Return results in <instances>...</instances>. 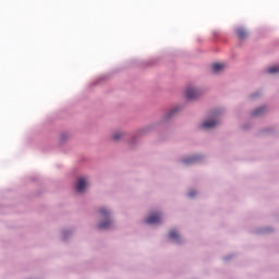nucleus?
<instances>
[{
	"instance_id": "14",
	"label": "nucleus",
	"mask_w": 279,
	"mask_h": 279,
	"mask_svg": "<svg viewBox=\"0 0 279 279\" xmlns=\"http://www.w3.org/2000/svg\"><path fill=\"white\" fill-rule=\"evenodd\" d=\"M121 136H123V133L118 132V133L113 134V141H119V138H121Z\"/></svg>"
},
{
	"instance_id": "4",
	"label": "nucleus",
	"mask_w": 279,
	"mask_h": 279,
	"mask_svg": "<svg viewBox=\"0 0 279 279\" xmlns=\"http://www.w3.org/2000/svg\"><path fill=\"white\" fill-rule=\"evenodd\" d=\"M217 123H219L217 120L209 119V120L203 122L202 128H204L205 130H210L211 128H215L217 125Z\"/></svg>"
},
{
	"instance_id": "9",
	"label": "nucleus",
	"mask_w": 279,
	"mask_h": 279,
	"mask_svg": "<svg viewBox=\"0 0 279 279\" xmlns=\"http://www.w3.org/2000/svg\"><path fill=\"white\" fill-rule=\"evenodd\" d=\"M169 236H170V239H173L174 241H178V239H180V234H178V231H175V230H171L169 232Z\"/></svg>"
},
{
	"instance_id": "16",
	"label": "nucleus",
	"mask_w": 279,
	"mask_h": 279,
	"mask_svg": "<svg viewBox=\"0 0 279 279\" xmlns=\"http://www.w3.org/2000/svg\"><path fill=\"white\" fill-rule=\"evenodd\" d=\"M213 117H217V113H213Z\"/></svg>"
},
{
	"instance_id": "3",
	"label": "nucleus",
	"mask_w": 279,
	"mask_h": 279,
	"mask_svg": "<svg viewBox=\"0 0 279 279\" xmlns=\"http://www.w3.org/2000/svg\"><path fill=\"white\" fill-rule=\"evenodd\" d=\"M160 214H151L147 219L146 223L154 225V223H160Z\"/></svg>"
},
{
	"instance_id": "8",
	"label": "nucleus",
	"mask_w": 279,
	"mask_h": 279,
	"mask_svg": "<svg viewBox=\"0 0 279 279\" xmlns=\"http://www.w3.org/2000/svg\"><path fill=\"white\" fill-rule=\"evenodd\" d=\"M99 214L102 219H108V217H110V213L106 210V208H100Z\"/></svg>"
},
{
	"instance_id": "6",
	"label": "nucleus",
	"mask_w": 279,
	"mask_h": 279,
	"mask_svg": "<svg viewBox=\"0 0 279 279\" xmlns=\"http://www.w3.org/2000/svg\"><path fill=\"white\" fill-rule=\"evenodd\" d=\"M112 226V221L110 219L106 220L105 222H100L98 225L99 230H108Z\"/></svg>"
},
{
	"instance_id": "7",
	"label": "nucleus",
	"mask_w": 279,
	"mask_h": 279,
	"mask_svg": "<svg viewBox=\"0 0 279 279\" xmlns=\"http://www.w3.org/2000/svg\"><path fill=\"white\" fill-rule=\"evenodd\" d=\"M235 32H236L238 37L241 39H243L247 36V31H245V28H243V27L238 28Z\"/></svg>"
},
{
	"instance_id": "11",
	"label": "nucleus",
	"mask_w": 279,
	"mask_h": 279,
	"mask_svg": "<svg viewBox=\"0 0 279 279\" xmlns=\"http://www.w3.org/2000/svg\"><path fill=\"white\" fill-rule=\"evenodd\" d=\"M263 112H265V108L264 107H259L257 108L255 111H253V117H258V114H263Z\"/></svg>"
},
{
	"instance_id": "2",
	"label": "nucleus",
	"mask_w": 279,
	"mask_h": 279,
	"mask_svg": "<svg viewBox=\"0 0 279 279\" xmlns=\"http://www.w3.org/2000/svg\"><path fill=\"white\" fill-rule=\"evenodd\" d=\"M86 186H88V181H86V178H80L76 182V192L82 193Z\"/></svg>"
},
{
	"instance_id": "5",
	"label": "nucleus",
	"mask_w": 279,
	"mask_h": 279,
	"mask_svg": "<svg viewBox=\"0 0 279 279\" xmlns=\"http://www.w3.org/2000/svg\"><path fill=\"white\" fill-rule=\"evenodd\" d=\"M223 69H226V65L222 63H214L211 65L213 73H221V71H223Z\"/></svg>"
},
{
	"instance_id": "10",
	"label": "nucleus",
	"mask_w": 279,
	"mask_h": 279,
	"mask_svg": "<svg viewBox=\"0 0 279 279\" xmlns=\"http://www.w3.org/2000/svg\"><path fill=\"white\" fill-rule=\"evenodd\" d=\"M197 160H199V157H191L189 159H184V165H191L193 162H197Z\"/></svg>"
},
{
	"instance_id": "13",
	"label": "nucleus",
	"mask_w": 279,
	"mask_h": 279,
	"mask_svg": "<svg viewBox=\"0 0 279 279\" xmlns=\"http://www.w3.org/2000/svg\"><path fill=\"white\" fill-rule=\"evenodd\" d=\"M173 114H175V109H172L171 111H169V112L166 114V119H171V117H173Z\"/></svg>"
},
{
	"instance_id": "15",
	"label": "nucleus",
	"mask_w": 279,
	"mask_h": 279,
	"mask_svg": "<svg viewBox=\"0 0 279 279\" xmlns=\"http://www.w3.org/2000/svg\"><path fill=\"white\" fill-rule=\"evenodd\" d=\"M189 195H190V197H195L196 193H195V191H190Z\"/></svg>"
},
{
	"instance_id": "1",
	"label": "nucleus",
	"mask_w": 279,
	"mask_h": 279,
	"mask_svg": "<svg viewBox=\"0 0 279 279\" xmlns=\"http://www.w3.org/2000/svg\"><path fill=\"white\" fill-rule=\"evenodd\" d=\"M199 95H202V93L195 87H187L185 90L186 99H197Z\"/></svg>"
},
{
	"instance_id": "12",
	"label": "nucleus",
	"mask_w": 279,
	"mask_h": 279,
	"mask_svg": "<svg viewBox=\"0 0 279 279\" xmlns=\"http://www.w3.org/2000/svg\"><path fill=\"white\" fill-rule=\"evenodd\" d=\"M268 73H279V65H275L268 69Z\"/></svg>"
}]
</instances>
